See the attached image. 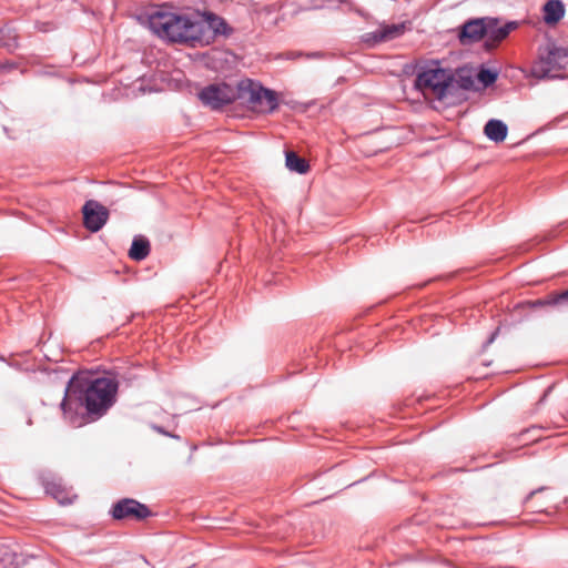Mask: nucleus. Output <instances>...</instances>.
Returning a JSON list of instances; mask_svg holds the SVG:
<instances>
[{"mask_svg": "<svg viewBox=\"0 0 568 568\" xmlns=\"http://www.w3.org/2000/svg\"><path fill=\"white\" fill-rule=\"evenodd\" d=\"M489 30V19L481 18L470 20L463 26L459 34L460 42L468 44L479 41L484 37L487 38Z\"/></svg>", "mask_w": 568, "mask_h": 568, "instance_id": "8", "label": "nucleus"}, {"mask_svg": "<svg viewBox=\"0 0 568 568\" xmlns=\"http://www.w3.org/2000/svg\"><path fill=\"white\" fill-rule=\"evenodd\" d=\"M507 125L503 121L495 119L489 120L484 128L485 135L496 143L503 142L507 136Z\"/></svg>", "mask_w": 568, "mask_h": 568, "instance_id": "11", "label": "nucleus"}, {"mask_svg": "<svg viewBox=\"0 0 568 568\" xmlns=\"http://www.w3.org/2000/svg\"><path fill=\"white\" fill-rule=\"evenodd\" d=\"M415 87L425 98L444 100L453 87V75L445 69L429 68L417 75Z\"/></svg>", "mask_w": 568, "mask_h": 568, "instance_id": "4", "label": "nucleus"}, {"mask_svg": "<svg viewBox=\"0 0 568 568\" xmlns=\"http://www.w3.org/2000/svg\"><path fill=\"white\" fill-rule=\"evenodd\" d=\"M200 100L212 109L221 108L235 100H239V82L236 85L229 83H213L199 92Z\"/></svg>", "mask_w": 568, "mask_h": 568, "instance_id": "5", "label": "nucleus"}, {"mask_svg": "<svg viewBox=\"0 0 568 568\" xmlns=\"http://www.w3.org/2000/svg\"><path fill=\"white\" fill-rule=\"evenodd\" d=\"M565 14V7L559 0H549L544 6V20L547 24L557 23Z\"/></svg>", "mask_w": 568, "mask_h": 568, "instance_id": "12", "label": "nucleus"}, {"mask_svg": "<svg viewBox=\"0 0 568 568\" xmlns=\"http://www.w3.org/2000/svg\"><path fill=\"white\" fill-rule=\"evenodd\" d=\"M113 517L116 519L136 518L142 519L149 515L148 508L133 499H124L113 507Z\"/></svg>", "mask_w": 568, "mask_h": 568, "instance_id": "10", "label": "nucleus"}, {"mask_svg": "<svg viewBox=\"0 0 568 568\" xmlns=\"http://www.w3.org/2000/svg\"><path fill=\"white\" fill-rule=\"evenodd\" d=\"M406 31V24L405 23H397V24H382L376 31L367 32L363 36L364 42H366L369 45H374L379 42H386L393 39H396L404 34Z\"/></svg>", "mask_w": 568, "mask_h": 568, "instance_id": "9", "label": "nucleus"}, {"mask_svg": "<svg viewBox=\"0 0 568 568\" xmlns=\"http://www.w3.org/2000/svg\"><path fill=\"white\" fill-rule=\"evenodd\" d=\"M149 28L158 37L180 43L199 44L205 38L197 22V14L179 13L168 9L154 11L149 17Z\"/></svg>", "mask_w": 568, "mask_h": 568, "instance_id": "2", "label": "nucleus"}, {"mask_svg": "<svg viewBox=\"0 0 568 568\" xmlns=\"http://www.w3.org/2000/svg\"><path fill=\"white\" fill-rule=\"evenodd\" d=\"M495 334L490 337L489 343L494 341Z\"/></svg>", "mask_w": 568, "mask_h": 568, "instance_id": "20", "label": "nucleus"}, {"mask_svg": "<svg viewBox=\"0 0 568 568\" xmlns=\"http://www.w3.org/2000/svg\"><path fill=\"white\" fill-rule=\"evenodd\" d=\"M285 164L290 171L300 174L306 173L310 169L307 162L304 159L297 156L294 152H286Z\"/></svg>", "mask_w": 568, "mask_h": 568, "instance_id": "14", "label": "nucleus"}, {"mask_svg": "<svg viewBox=\"0 0 568 568\" xmlns=\"http://www.w3.org/2000/svg\"><path fill=\"white\" fill-rule=\"evenodd\" d=\"M197 22L201 31L205 33V38L199 39L200 45L210 44L217 34L225 31L224 20L212 13L197 14Z\"/></svg>", "mask_w": 568, "mask_h": 568, "instance_id": "7", "label": "nucleus"}, {"mask_svg": "<svg viewBox=\"0 0 568 568\" xmlns=\"http://www.w3.org/2000/svg\"><path fill=\"white\" fill-rule=\"evenodd\" d=\"M118 384L109 377L97 378L89 382L85 377L74 376L69 382L65 398L61 406L67 415L70 400H84L88 413L101 416L114 403Z\"/></svg>", "mask_w": 568, "mask_h": 568, "instance_id": "1", "label": "nucleus"}, {"mask_svg": "<svg viewBox=\"0 0 568 568\" xmlns=\"http://www.w3.org/2000/svg\"><path fill=\"white\" fill-rule=\"evenodd\" d=\"M239 100L260 114H270L278 108V94L251 79L239 81Z\"/></svg>", "mask_w": 568, "mask_h": 568, "instance_id": "3", "label": "nucleus"}, {"mask_svg": "<svg viewBox=\"0 0 568 568\" xmlns=\"http://www.w3.org/2000/svg\"><path fill=\"white\" fill-rule=\"evenodd\" d=\"M149 251V242L146 240L134 239L129 251V256L132 260L141 261L148 256Z\"/></svg>", "mask_w": 568, "mask_h": 568, "instance_id": "15", "label": "nucleus"}, {"mask_svg": "<svg viewBox=\"0 0 568 568\" xmlns=\"http://www.w3.org/2000/svg\"><path fill=\"white\" fill-rule=\"evenodd\" d=\"M158 432L165 434L161 428H156Z\"/></svg>", "mask_w": 568, "mask_h": 568, "instance_id": "21", "label": "nucleus"}, {"mask_svg": "<svg viewBox=\"0 0 568 568\" xmlns=\"http://www.w3.org/2000/svg\"><path fill=\"white\" fill-rule=\"evenodd\" d=\"M568 59V50L565 48H552L547 58V62L557 68H562Z\"/></svg>", "mask_w": 568, "mask_h": 568, "instance_id": "16", "label": "nucleus"}, {"mask_svg": "<svg viewBox=\"0 0 568 568\" xmlns=\"http://www.w3.org/2000/svg\"><path fill=\"white\" fill-rule=\"evenodd\" d=\"M463 87H464L465 89H477V88L475 87V84H474V81H470V80L468 81V80H466V79H463Z\"/></svg>", "mask_w": 568, "mask_h": 568, "instance_id": "18", "label": "nucleus"}, {"mask_svg": "<svg viewBox=\"0 0 568 568\" xmlns=\"http://www.w3.org/2000/svg\"><path fill=\"white\" fill-rule=\"evenodd\" d=\"M84 225L91 232H98L103 227L109 217V211L99 202L90 200L83 209Z\"/></svg>", "mask_w": 568, "mask_h": 568, "instance_id": "6", "label": "nucleus"}, {"mask_svg": "<svg viewBox=\"0 0 568 568\" xmlns=\"http://www.w3.org/2000/svg\"><path fill=\"white\" fill-rule=\"evenodd\" d=\"M498 73L489 69H480L477 73V81L481 83L483 88L493 84L497 79Z\"/></svg>", "mask_w": 568, "mask_h": 568, "instance_id": "17", "label": "nucleus"}, {"mask_svg": "<svg viewBox=\"0 0 568 568\" xmlns=\"http://www.w3.org/2000/svg\"><path fill=\"white\" fill-rule=\"evenodd\" d=\"M558 300H568V290L566 292H564L559 297Z\"/></svg>", "mask_w": 568, "mask_h": 568, "instance_id": "19", "label": "nucleus"}, {"mask_svg": "<svg viewBox=\"0 0 568 568\" xmlns=\"http://www.w3.org/2000/svg\"><path fill=\"white\" fill-rule=\"evenodd\" d=\"M516 28L515 22L507 23L501 27H497L493 19H489V32L487 39L494 42H499L505 39L511 30Z\"/></svg>", "mask_w": 568, "mask_h": 568, "instance_id": "13", "label": "nucleus"}]
</instances>
